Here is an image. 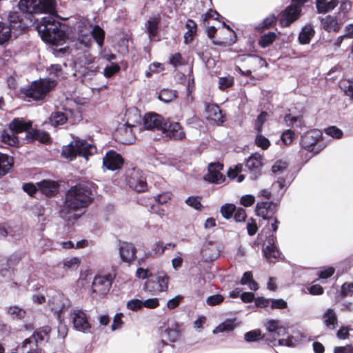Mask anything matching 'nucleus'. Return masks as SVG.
Segmentation results:
<instances>
[{
	"instance_id": "nucleus-1",
	"label": "nucleus",
	"mask_w": 353,
	"mask_h": 353,
	"mask_svg": "<svg viewBox=\"0 0 353 353\" xmlns=\"http://www.w3.org/2000/svg\"><path fill=\"white\" fill-rule=\"evenodd\" d=\"M18 6L21 11L28 14L30 18L32 14H49L37 24V31L42 40L47 43L54 46L63 43L65 34L61 29L60 23L55 19L58 16L55 0H20Z\"/></svg>"
},
{
	"instance_id": "nucleus-2",
	"label": "nucleus",
	"mask_w": 353,
	"mask_h": 353,
	"mask_svg": "<svg viewBox=\"0 0 353 353\" xmlns=\"http://www.w3.org/2000/svg\"><path fill=\"white\" fill-rule=\"evenodd\" d=\"M92 199L93 194L89 185L71 187L65 194V203L61 211V216L68 221L78 219L79 215L74 212L87 208Z\"/></svg>"
},
{
	"instance_id": "nucleus-3",
	"label": "nucleus",
	"mask_w": 353,
	"mask_h": 353,
	"mask_svg": "<svg viewBox=\"0 0 353 353\" xmlns=\"http://www.w3.org/2000/svg\"><path fill=\"white\" fill-rule=\"evenodd\" d=\"M269 335L274 341L278 339V344L282 346L294 347L298 342L294 336H290L288 328L276 319H270L265 323Z\"/></svg>"
},
{
	"instance_id": "nucleus-4",
	"label": "nucleus",
	"mask_w": 353,
	"mask_h": 353,
	"mask_svg": "<svg viewBox=\"0 0 353 353\" xmlns=\"http://www.w3.org/2000/svg\"><path fill=\"white\" fill-rule=\"evenodd\" d=\"M97 152V148L84 139L77 138L65 147L61 152V156L70 161L77 155L85 157L94 154Z\"/></svg>"
},
{
	"instance_id": "nucleus-5",
	"label": "nucleus",
	"mask_w": 353,
	"mask_h": 353,
	"mask_svg": "<svg viewBox=\"0 0 353 353\" xmlns=\"http://www.w3.org/2000/svg\"><path fill=\"white\" fill-rule=\"evenodd\" d=\"M50 331L49 326H45L26 339L19 347L21 353H41L39 347L48 341Z\"/></svg>"
},
{
	"instance_id": "nucleus-6",
	"label": "nucleus",
	"mask_w": 353,
	"mask_h": 353,
	"mask_svg": "<svg viewBox=\"0 0 353 353\" xmlns=\"http://www.w3.org/2000/svg\"><path fill=\"white\" fill-rule=\"evenodd\" d=\"M57 81L51 79L35 81L28 88L23 90L22 92L28 98L34 101H40L45 98L47 93L55 88Z\"/></svg>"
},
{
	"instance_id": "nucleus-7",
	"label": "nucleus",
	"mask_w": 353,
	"mask_h": 353,
	"mask_svg": "<svg viewBox=\"0 0 353 353\" xmlns=\"http://www.w3.org/2000/svg\"><path fill=\"white\" fill-rule=\"evenodd\" d=\"M169 276L164 273L157 274H150V277L145 281L144 288L152 292H165L168 288Z\"/></svg>"
},
{
	"instance_id": "nucleus-8",
	"label": "nucleus",
	"mask_w": 353,
	"mask_h": 353,
	"mask_svg": "<svg viewBox=\"0 0 353 353\" xmlns=\"http://www.w3.org/2000/svg\"><path fill=\"white\" fill-rule=\"evenodd\" d=\"M321 137V131L318 130H311L301 136L300 143L301 146L307 151L317 154L323 149L321 145H317Z\"/></svg>"
},
{
	"instance_id": "nucleus-9",
	"label": "nucleus",
	"mask_w": 353,
	"mask_h": 353,
	"mask_svg": "<svg viewBox=\"0 0 353 353\" xmlns=\"http://www.w3.org/2000/svg\"><path fill=\"white\" fill-rule=\"evenodd\" d=\"M8 19L9 25L7 26L10 28V32H12L15 35L21 34L32 23L30 16L23 18L17 12H10Z\"/></svg>"
},
{
	"instance_id": "nucleus-10",
	"label": "nucleus",
	"mask_w": 353,
	"mask_h": 353,
	"mask_svg": "<svg viewBox=\"0 0 353 353\" xmlns=\"http://www.w3.org/2000/svg\"><path fill=\"white\" fill-rule=\"evenodd\" d=\"M70 315L75 330L83 333L90 332L91 325L85 311L78 308L72 309Z\"/></svg>"
},
{
	"instance_id": "nucleus-11",
	"label": "nucleus",
	"mask_w": 353,
	"mask_h": 353,
	"mask_svg": "<svg viewBox=\"0 0 353 353\" xmlns=\"http://www.w3.org/2000/svg\"><path fill=\"white\" fill-rule=\"evenodd\" d=\"M128 183L130 188L139 192H144L148 188L145 176L143 172L135 168L130 171L128 177Z\"/></svg>"
},
{
	"instance_id": "nucleus-12",
	"label": "nucleus",
	"mask_w": 353,
	"mask_h": 353,
	"mask_svg": "<svg viewBox=\"0 0 353 353\" xmlns=\"http://www.w3.org/2000/svg\"><path fill=\"white\" fill-rule=\"evenodd\" d=\"M112 278L110 274L96 276L94 278L92 285V297H94V294H107L112 286Z\"/></svg>"
},
{
	"instance_id": "nucleus-13",
	"label": "nucleus",
	"mask_w": 353,
	"mask_h": 353,
	"mask_svg": "<svg viewBox=\"0 0 353 353\" xmlns=\"http://www.w3.org/2000/svg\"><path fill=\"white\" fill-rule=\"evenodd\" d=\"M277 211L276 204L273 202H258L256 205L255 212L264 220H271Z\"/></svg>"
},
{
	"instance_id": "nucleus-14",
	"label": "nucleus",
	"mask_w": 353,
	"mask_h": 353,
	"mask_svg": "<svg viewBox=\"0 0 353 353\" xmlns=\"http://www.w3.org/2000/svg\"><path fill=\"white\" fill-rule=\"evenodd\" d=\"M161 131L170 139H182L185 137V133L178 122L165 119Z\"/></svg>"
},
{
	"instance_id": "nucleus-15",
	"label": "nucleus",
	"mask_w": 353,
	"mask_h": 353,
	"mask_svg": "<svg viewBox=\"0 0 353 353\" xmlns=\"http://www.w3.org/2000/svg\"><path fill=\"white\" fill-rule=\"evenodd\" d=\"M223 165L219 162L211 163L208 165V173L204 179L212 183L220 184L225 181V176L220 172Z\"/></svg>"
},
{
	"instance_id": "nucleus-16",
	"label": "nucleus",
	"mask_w": 353,
	"mask_h": 353,
	"mask_svg": "<svg viewBox=\"0 0 353 353\" xmlns=\"http://www.w3.org/2000/svg\"><path fill=\"white\" fill-rule=\"evenodd\" d=\"M103 164L108 170L114 171L121 168L123 164V159L115 151L110 150L103 157Z\"/></svg>"
},
{
	"instance_id": "nucleus-17",
	"label": "nucleus",
	"mask_w": 353,
	"mask_h": 353,
	"mask_svg": "<svg viewBox=\"0 0 353 353\" xmlns=\"http://www.w3.org/2000/svg\"><path fill=\"white\" fill-rule=\"evenodd\" d=\"M165 119L155 112H148L143 118V126L147 130H162Z\"/></svg>"
},
{
	"instance_id": "nucleus-18",
	"label": "nucleus",
	"mask_w": 353,
	"mask_h": 353,
	"mask_svg": "<svg viewBox=\"0 0 353 353\" xmlns=\"http://www.w3.org/2000/svg\"><path fill=\"white\" fill-rule=\"evenodd\" d=\"M276 238L274 235H270L265 240L263 252L267 260L272 262L280 256V252L275 245Z\"/></svg>"
},
{
	"instance_id": "nucleus-19",
	"label": "nucleus",
	"mask_w": 353,
	"mask_h": 353,
	"mask_svg": "<svg viewBox=\"0 0 353 353\" xmlns=\"http://www.w3.org/2000/svg\"><path fill=\"white\" fill-rule=\"evenodd\" d=\"M301 6L293 5L288 6L281 14L280 23L283 27L290 26L299 17L301 12Z\"/></svg>"
},
{
	"instance_id": "nucleus-20",
	"label": "nucleus",
	"mask_w": 353,
	"mask_h": 353,
	"mask_svg": "<svg viewBox=\"0 0 353 353\" xmlns=\"http://www.w3.org/2000/svg\"><path fill=\"white\" fill-rule=\"evenodd\" d=\"M246 167L251 172V178L255 179L260 174L263 167L262 155L259 153L252 154L247 160Z\"/></svg>"
},
{
	"instance_id": "nucleus-21",
	"label": "nucleus",
	"mask_w": 353,
	"mask_h": 353,
	"mask_svg": "<svg viewBox=\"0 0 353 353\" xmlns=\"http://www.w3.org/2000/svg\"><path fill=\"white\" fill-rule=\"evenodd\" d=\"M49 304L51 310L57 314L58 319L61 318V313L67 309L69 305V300L61 294H55L50 300Z\"/></svg>"
},
{
	"instance_id": "nucleus-22",
	"label": "nucleus",
	"mask_w": 353,
	"mask_h": 353,
	"mask_svg": "<svg viewBox=\"0 0 353 353\" xmlns=\"http://www.w3.org/2000/svg\"><path fill=\"white\" fill-rule=\"evenodd\" d=\"M322 321L325 327L334 330L338 327V318L335 310L332 308L327 309L322 315Z\"/></svg>"
},
{
	"instance_id": "nucleus-23",
	"label": "nucleus",
	"mask_w": 353,
	"mask_h": 353,
	"mask_svg": "<svg viewBox=\"0 0 353 353\" xmlns=\"http://www.w3.org/2000/svg\"><path fill=\"white\" fill-rule=\"evenodd\" d=\"M206 117L208 119L217 123L221 124L225 121L222 112L216 104H208L206 106Z\"/></svg>"
},
{
	"instance_id": "nucleus-24",
	"label": "nucleus",
	"mask_w": 353,
	"mask_h": 353,
	"mask_svg": "<svg viewBox=\"0 0 353 353\" xmlns=\"http://www.w3.org/2000/svg\"><path fill=\"white\" fill-rule=\"evenodd\" d=\"M38 189L47 196H54L58 192V184L54 181L43 180L37 183Z\"/></svg>"
},
{
	"instance_id": "nucleus-25",
	"label": "nucleus",
	"mask_w": 353,
	"mask_h": 353,
	"mask_svg": "<svg viewBox=\"0 0 353 353\" xmlns=\"http://www.w3.org/2000/svg\"><path fill=\"white\" fill-rule=\"evenodd\" d=\"M31 127L32 121H26L23 118H14L9 124V128L13 133L26 132Z\"/></svg>"
},
{
	"instance_id": "nucleus-26",
	"label": "nucleus",
	"mask_w": 353,
	"mask_h": 353,
	"mask_svg": "<svg viewBox=\"0 0 353 353\" xmlns=\"http://www.w3.org/2000/svg\"><path fill=\"white\" fill-rule=\"evenodd\" d=\"M119 254L123 261H131L135 257V248L132 244L123 242L119 247Z\"/></svg>"
},
{
	"instance_id": "nucleus-27",
	"label": "nucleus",
	"mask_w": 353,
	"mask_h": 353,
	"mask_svg": "<svg viewBox=\"0 0 353 353\" xmlns=\"http://www.w3.org/2000/svg\"><path fill=\"white\" fill-rule=\"evenodd\" d=\"M321 25L327 32H338L340 29L336 17L331 15L321 17Z\"/></svg>"
},
{
	"instance_id": "nucleus-28",
	"label": "nucleus",
	"mask_w": 353,
	"mask_h": 353,
	"mask_svg": "<svg viewBox=\"0 0 353 353\" xmlns=\"http://www.w3.org/2000/svg\"><path fill=\"white\" fill-rule=\"evenodd\" d=\"M339 0H316V8L318 13H326L335 8Z\"/></svg>"
},
{
	"instance_id": "nucleus-29",
	"label": "nucleus",
	"mask_w": 353,
	"mask_h": 353,
	"mask_svg": "<svg viewBox=\"0 0 353 353\" xmlns=\"http://www.w3.org/2000/svg\"><path fill=\"white\" fill-rule=\"evenodd\" d=\"M79 264V259L76 257L70 258L63 262V265H58L56 269L60 272L57 275V277H62L65 275V273L68 270H76Z\"/></svg>"
},
{
	"instance_id": "nucleus-30",
	"label": "nucleus",
	"mask_w": 353,
	"mask_h": 353,
	"mask_svg": "<svg viewBox=\"0 0 353 353\" xmlns=\"http://www.w3.org/2000/svg\"><path fill=\"white\" fill-rule=\"evenodd\" d=\"M160 19L159 17H150L146 23V32L150 41L154 40L157 34Z\"/></svg>"
},
{
	"instance_id": "nucleus-31",
	"label": "nucleus",
	"mask_w": 353,
	"mask_h": 353,
	"mask_svg": "<svg viewBox=\"0 0 353 353\" xmlns=\"http://www.w3.org/2000/svg\"><path fill=\"white\" fill-rule=\"evenodd\" d=\"M314 35V30L311 25L305 26L299 35V41L301 44H307Z\"/></svg>"
},
{
	"instance_id": "nucleus-32",
	"label": "nucleus",
	"mask_w": 353,
	"mask_h": 353,
	"mask_svg": "<svg viewBox=\"0 0 353 353\" xmlns=\"http://www.w3.org/2000/svg\"><path fill=\"white\" fill-rule=\"evenodd\" d=\"M12 166V159L8 155L0 153V178L6 174Z\"/></svg>"
},
{
	"instance_id": "nucleus-33",
	"label": "nucleus",
	"mask_w": 353,
	"mask_h": 353,
	"mask_svg": "<svg viewBox=\"0 0 353 353\" xmlns=\"http://www.w3.org/2000/svg\"><path fill=\"white\" fill-rule=\"evenodd\" d=\"M284 120L287 125L292 128H301L305 125L302 115L293 116L288 114L285 115Z\"/></svg>"
},
{
	"instance_id": "nucleus-34",
	"label": "nucleus",
	"mask_w": 353,
	"mask_h": 353,
	"mask_svg": "<svg viewBox=\"0 0 353 353\" xmlns=\"http://www.w3.org/2000/svg\"><path fill=\"white\" fill-rule=\"evenodd\" d=\"M91 34L100 48H102L105 39V32L99 26L95 25L92 30Z\"/></svg>"
},
{
	"instance_id": "nucleus-35",
	"label": "nucleus",
	"mask_w": 353,
	"mask_h": 353,
	"mask_svg": "<svg viewBox=\"0 0 353 353\" xmlns=\"http://www.w3.org/2000/svg\"><path fill=\"white\" fill-rule=\"evenodd\" d=\"M236 327L235 319H226L221 323H220L214 330V334L231 332Z\"/></svg>"
},
{
	"instance_id": "nucleus-36",
	"label": "nucleus",
	"mask_w": 353,
	"mask_h": 353,
	"mask_svg": "<svg viewBox=\"0 0 353 353\" xmlns=\"http://www.w3.org/2000/svg\"><path fill=\"white\" fill-rule=\"evenodd\" d=\"M29 141L39 140L41 142H47L50 139V136L47 132H40L39 130H32L29 131L26 135Z\"/></svg>"
},
{
	"instance_id": "nucleus-37",
	"label": "nucleus",
	"mask_w": 353,
	"mask_h": 353,
	"mask_svg": "<svg viewBox=\"0 0 353 353\" xmlns=\"http://www.w3.org/2000/svg\"><path fill=\"white\" fill-rule=\"evenodd\" d=\"M20 260V257L18 255H12L11 256L8 261L7 266H9V268H2L0 270V281H1V278H4L10 276V268L11 266L15 265Z\"/></svg>"
},
{
	"instance_id": "nucleus-38",
	"label": "nucleus",
	"mask_w": 353,
	"mask_h": 353,
	"mask_svg": "<svg viewBox=\"0 0 353 353\" xmlns=\"http://www.w3.org/2000/svg\"><path fill=\"white\" fill-rule=\"evenodd\" d=\"M68 120L65 114L62 112H52L50 117V121L54 126L61 125L64 124Z\"/></svg>"
},
{
	"instance_id": "nucleus-39",
	"label": "nucleus",
	"mask_w": 353,
	"mask_h": 353,
	"mask_svg": "<svg viewBox=\"0 0 353 353\" xmlns=\"http://www.w3.org/2000/svg\"><path fill=\"white\" fill-rule=\"evenodd\" d=\"M276 34L273 32H269L268 33L263 34L259 41V44L262 48H266L270 46L276 39Z\"/></svg>"
},
{
	"instance_id": "nucleus-40",
	"label": "nucleus",
	"mask_w": 353,
	"mask_h": 353,
	"mask_svg": "<svg viewBox=\"0 0 353 353\" xmlns=\"http://www.w3.org/2000/svg\"><path fill=\"white\" fill-rule=\"evenodd\" d=\"M7 312L12 319H18L23 318L26 314L25 310L16 305L9 307L7 310Z\"/></svg>"
},
{
	"instance_id": "nucleus-41",
	"label": "nucleus",
	"mask_w": 353,
	"mask_h": 353,
	"mask_svg": "<svg viewBox=\"0 0 353 353\" xmlns=\"http://www.w3.org/2000/svg\"><path fill=\"white\" fill-rule=\"evenodd\" d=\"M10 38V28L0 22V45L8 41Z\"/></svg>"
},
{
	"instance_id": "nucleus-42",
	"label": "nucleus",
	"mask_w": 353,
	"mask_h": 353,
	"mask_svg": "<svg viewBox=\"0 0 353 353\" xmlns=\"http://www.w3.org/2000/svg\"><path fill=\"white\" fill-rule=\"evenodd\" d=\"M236 210V206L232 203H226L221 207L220 212L222 216L228 219L232 217Z\"/></svg>"
},
{
	"instance_id": "nucleus-43",
	"label": "nucleus",
	"mask_w": 353,
	"mask_h": 353,
	"mask_svg": "<svg viewBox=\"0 0 353 353\" xmlns=\"http://www.w3.org/2000/svg\"><path fill=\"white\" fill-rule=\"evenodd\" d=\"M288 163L285 161H276L272 167V172L274 174H283L288 168Z\"/></svg>"
},
{
	"instance_id": "nucleus-44",
	"label": "nucleus",
	"mask_w": 353,
	"mask_h": 353,
	"mask_svg": "<svg viewBox=\"0 0 353 353\" xmlns=\"http://www.w3.org/2000/svg\"><path fill=\"white\" fill-rule=\"evenodd\" d=\"M176 97L175 92L168 89L162 90L159 94V100L165 103L172 101Z\"/></svg>"
},
{
	"instance_id": "nucleus-45",
	"label": "nucleus",
	"mask_w": 353,
	"mask_h": 353,
	"mask_svg": "<svg viewBox=\"0 0 353 353\" xmlns=\"http://www.w3.org/2000/svg\"><path fill=\"white\" fill-rule=\"evenodd\" d=\"M121 70V67L117 63H112L106 66L103 70V75L106 78H110L115 74L118 73Z\"/></svg>"
},
{
	"instance_id": "nucleus-46",
	"label": "nucleus",
	"mask_w": 353,
	"mask_h": 353,
	"mask_svg": "<svg viewBox=\"0 0 353 353\" xmlns=\"http://www.w3.org/2000/svg\"><path fill=\"white\" fill-rule=\"evenodd\" d=\"M255 144L263 150H266L270 145V142L268 138L261 134V133H258L255 139Z\"/></svg>"
},
{
	"instance_id": "nucleus-47",
	"label": "nucleus",
	"mask_w": 353,
	"mask_h": 353,
	"mask_svg": "<svg viewBox=\"0 0 353 353\" xmlns=\"http://www.w3.org/2000/svg\"><path fill=\"white\" fill-rule=\"evenodd\" d=\"M268 113L266 112H262L255 121V129L258 133H261L262 126L264 122L266 121Z\"/></svg>"
},
{
	"instance_id": "nucleus-48",
	"label": "nucleus",
	"mask_w": 353,
	"mask_h": 353,
	"mask_svg": "<svg viewBox=\"0 0 353 353\" xmlns=\"http://www.w3.org/2000/svg\"><path fill=\"white\" fill-rule=\"evenodd\" d=\"M223 300L224 297L222 295L216 294L208 296L206 299V303L210 306H215L221 303Z\"/></svg>"
},
{
	"instance_id": "nucleus-49",
	"label": "nucleus",
	"mask_w": 353,
	"mask_h": 353,
	"mask_svg": "<svg viewBox=\"0 0 353 353\" xmlns=\"http://www.w3.org/2000/svg\"><path fill=\"white\" fill-rule=\"evenodd\" d=\"M261 339V332L259 330H252L246 332L244 334V339L247 342H254Z\"/></svg>"
},
{
	"instance_id": "nucleus-50",
	"label": "nucleus",
	"mask_w": 353,
	"mask_h": 353,
	"mask_svg": "<svg viewBox=\"0 0 353 353\" xmlns=\"http://www.w3.org/2000/svg\"><path fill=\"white\" fill-rule=\"evenodd\" d=\"M353 295V283H344L341 288V296L342 297Z\"/></svg>"
},
{
	"instance_id": "nucleus-51",
	"label": "nucleus",
	"mask_w": 353,
	"mask_h": 353,
	"mask_svg": "<svg viewBox=\"0 0 353 353\" xmlns=\"http://www.w3.org/2000/svg\"><path fill=\"white\" fill-rule=\"evenodd\" d=\"M281 139L282 142L285 145H289L292 143V141L294 139V133L291 130H287L283 132V134H281Z\"/></svg>"
},
{
	"instance_id": "nucleus-52",
	"label": "nucleus",
	"mask_w": 353,
	"mask_h": 353,
	"mask_svg": "<svg viewBox=\"0 0 353 353\" xmlns=\"http://www.w3.org/2000/svg\"><path fill=\"white\" fill-rule=\"evenodd\" d=\"M219 88L221 90H225L234 83V79L232 77L228 76L225 77H221L219 80Z\"/></svg>"
},
{
	"instance_id": "nucleus-53",
	"label": "nucleus",
	"mask_w": 353,
	"mask_h": 353,
	"mask_svg": "<svg viewBox=\"0 0 353 353\" xmlns=\"http://www.w3.org/2000/svg\"><path fill=\"white\" fill-rule=\"evenodd\" d=\"M325 133L335 139H340L343 136V132L336 126H330L325 129Z\"/></svg>"
},
{
	"instance_id": "nucleus-54",
	"label": "nucleus",
	"mask_w": 353,
	"mask_h": 353,
	"mask_svg": "<svg viewBox=\"0 0 353 353\" xmlns=\"http://www.w3.org/2000/svg\"><path fill=\"white\" fill-rule=\"evenodd\" d=\"M126 307L132 311H138L143 307L142 301L139 299H131L127 302Z\"/></svg>"
},
{
	"instance_id": "nucleus-55",
	"label": "nucleus",
	"mask_w": 353,
	"mask_h": 353,
	"mask_svg": "<svg viewBox=\"0 0 353 353\" xmlns=\"http://www.w3.org/2000/svg\"><path fill=\"white\" fill-rule=\"evenodd\" d=\"M255 197L252 194H245L241 197L240 203L244 207H250L254 204Z\"/></svg>"
},
{
	"instance_id": "nucleus-56",
	"label": "nucleus",
	"mask_w": 353,
	"mask_h": 353,
	"mask_svg": "<svg viewBox=\"0 0 353 353\" xmlns=\"http://www.w3.org/2000/svg\"><path fill=\"white\" fill-rule=\"evenodd\" d=\"M288 307V303L282 299H271V308L272 309H285Z\"/></svg>"
},
{
	"instance_id": "nucleus-57",
	"label": "nucleus",
	"mask_w": 353,
	"mask_h": 353,
	"mask_svg": "<svg viewBox=\"0 0 353 353\" xmlns=\"http://www.w3.org/2000/svg\"><path fill=\"white\" fill-rule=\"evenodd\" d=\"M165 334L171 342L176 341L179 337V332L174 328H168L165 330Z\"/></svg>"
},
{
	"instance_id": "nucleus-58",
	"label": "nucleus",
	"mask_w": 353,
	"mask_h": 353,
	"mask_svg": "<svg viewBox=\"0 0 353 353\" xmlns=\"http://www.w3.org/2000/svg\"><path fill=\"white\" fill-rule=\"evenodd\" d=\"M187 205L194 208L196 210H200L202 207L201 201L198 197L189 196L186 200Z\"/></svg>"
},
{
	"instance_id": "nucleus-59",
	"label": "nucleus",
	"mask_w": 353,
	"mask_h": 353,
	"mask_svg": "<svg viewBox=\"0 0 353 353\" xmlns=\"http://www.w3.org/2000/svg\"><path fill=\"white\" fill-rule=\"evenodd\" d=\"M159 299L157 298H151V299H148L143 301H142V306L147 307V308H150V309L156 308L157 307L159 306Z\"/></svg>"
},
{
	"instance_id": "nucleus-60",
	"label": "nucleus",
	"mask_w": 353,
	"mask_h": 353,
	"mask_svg": "<svg viewBox=\"0 0 353 353\" xmlns=\"http://www.w3.org/2000/svg\"><path fill=\"white\" fill-rule=\"evenodd\" d=\"M123 316L122 313H117L114 317L113 323L111 325V329L112 331H114L117 329H119L123 325V321L121 320V318Z\"/></svg>"
},
{
	"instance_id": "nucleus-61",
	"label": "nucleus",
	"mask_w": 353,
	"mask_h": 353,
	"mask_svg": "<svg viewBox=\"0 0 353 353\" xmlns=\"http://www.w3.org/2000/svg\"><path fill=\"white\" fill-rule=\"evenodd\" d=\"M2 140L3 142L8 143L10 145H15L18 143V139L12 132V134H6L2 135Z\"/></svg>"
},
{
	"instance_id": "nucleus-62",
	"label": "nucleus",
	"mask_w": 353,
	"mask_h": 353,
	"mask_svg": "<svg viewBox=\"0 0 353 353\" xmlns=\"http://www.w3.org/2000/svg\"><path fill=\"white\" fill-rule=\"evenodd\" d=\"M341 88L343 90L346 95L350 97L353 99V82L344 81L341 84Z\"/></svg>"
},
{
	"instance_id": "nucleus-63",
	"label": "nucleus",
	"mask_w": 353,
	"mask_h": 353,
	"mask_svg": "<svg viewBox=\"0 0 353 353\" xmlns=\"http://www.w3.org/2000/svg\"><path fill=\"white\" fill-rule=\"evenodd\" d=\"M246 217V213L242 208H236L234 212V218L236 222L244 221Z\"/></svg>"
},
{
	"instance_id": "nucleus-64",
	"label": "nucleus",
	"mask_w": 353,
	"mask_h": 353,
	"mask_svg": "<svg viewBox=\"0 0 353 353\" xmlns=\"http://www.w3.org/2000/svg\"><path fill=\"white\" fill-rule=\"evenodd\" d=\"M172 194L169 192L159 194L155 197V201L160 204L166 203L171 199Z\"/></svg>"
}]
</instances>
